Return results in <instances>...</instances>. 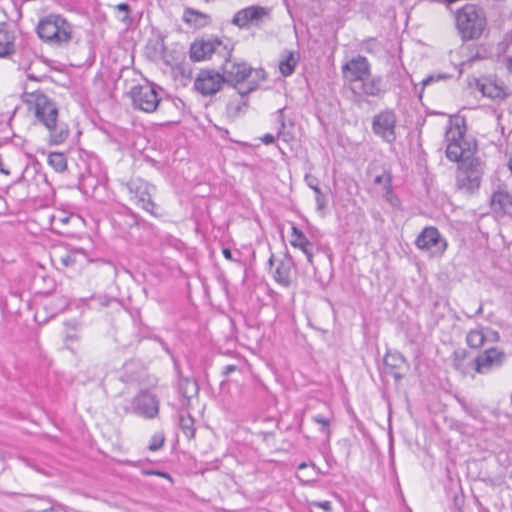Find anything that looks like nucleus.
<instances>
[{
    "label": "nucleus",
    "mask_w": 512,
    "mask_h": 512,
    "mask_svg": "<svg viewBox=\"0 0 512 512\" xmlns=\"http://www.w3.org/2000/svg\"><path fill=\"white\" fill-rule=\"evenodd\" d=\"M22 100L28 109L34 113L37 123L43 125L49 132V143L58 145L69 136L68 125L58 121L57 104L42 91L24 93Z\"/></svg>",
    "instance_id": "obj_1"
},
{
    "label": "nucleus",
    "mask_w": 512,
    "mask_h": 512,
    "mask_svg": "<svg viewBox=\"0 0 512 512\" xmlns=\"http://www.w3.org/2000/svg\"><path fill=\"white\" fill-rule=\"evenodd\" d=\"M36 32L44 42L62 46L72 40V25L60 14L51 13L41 18L37 24Z\"/></svg>",
    "instance_id": "obj_2"
},
{
    "label": "nucleus",
    "mask_w": 512,
    "mask_h": 512,
    "mask_svg": "<svg viewBox=\"0 0 512 512\" xmlns=\"http://www.w3.org/2000/svg\"><path fill=\"white\" fill-rule=\"evenodd\" d=\"M456 25L463 39L479 38L486 26V18L481 9L467 4L456 15Z\"/></svg>",
    "instance_id": "obj_3"
},
{
    "label": "nucleus",
    "mask_w": 512,
    "mask_h": 512,
    "mask_svg": "<svg viewBox=\"0 0 512 512\" xmlns=\"http://www.w3.org/2000/svg\"><path fill=\"white\" fill-rule=\"evenodd\" d=\"M484 174V163L480 158H465L458 165L456 186L466 193H473L479 189Z\"/></svg>",
    "instance_id": "obj_4"
},
{
    "label": "nucleus",
    "mask_w": 512,
    "mask_h": 512,
    "mask_svg": "<svg viewBox=\"0 0 512 512\" xmlns=\"http://www.w3.org/2000/svg\"><path fill=\"white\" fill-rule=\"evenodd\" d=\"M125 187L135 205L153 216L160 215L157 211L159 207L152 199L156 190L154 185L142 178H132L125 184Z\"/></svg>",
    "instance_id": "obj_5"
},
{
    "label": "nucleus",
    "mask_w": 512,
    "mask_h": 512,
    "mask_svg": "<svg viewBox=\"0 0 512 512\" xmlns=\"http://www.w3.org/2000/svg\"><path fill=\"white\" fill-rule=\"evenodd\" d=\"M75 154L72 160L75 163V176L78 179L79 188L95 187L100 172L98 159L83 150H78Z\"/></svg>",
    "instance_id": "obj_6"
},
{
    "label": "nucleus",
    "mask_w": 512,
    "mask_h": 512,
    "mask_svg": "<svg viewBox=\"0 0 512 512\" xmlns=\"http://www.w3.org/2000/svg\"><path fill=\"white\" fill-rule=\"evenodd\" d=\"M465 130L459 125L450 126L445 132L447 142L446 157L453 162L462 163L463 159L475 158L471 149V144L464 139Z\"/></svg>",
    "instance_id": "obj_7"
},
{
    "label": "nucleus",
    "mask_w": 512,
    "mask_h": 512,
    "mask_svg": "<svg viewBox=\"0 0 512 512\" xmlns=\"http://www.w3.org/2000/svg\"><path fill=\"white\" fill-rule=\"evenodd\" d=\"M160 400L149 389H141L125 406V413H131L147 420L155 419L159 414Z\"/></svg>",
    "instance_id": "obj_8"
},
{
    "label": "nucleus",
    "mask_w": 512,
    "mask_h": 512,
    "mask_svg": "<svg viewBox=\"0 0 512 512\" xmlns=\"http://www.w3.org/2000/svg\"><path fill=\"white\" fill-rule=\"evenodd\" d=\"M128 95L131 98L134 109H138L146 113L156 111L161 102L156 86L148 81L131 87Z\"/></svg>",
    "instance_id": "obj_9"
},
{
    "label": "nucleus",
    "mask_w": 512,
    "mask_h": 512,
    "mask_svg": "<svg viewBox=\"0 0 512 512\" xmlns=\"http://www.w3.org/2000/svg\"><path fill=\"white\" fill-rule=\"evenodd\" d=\"M232 49L216 37L195 39L189 50L190 59L193 62H199L217 54L221 57H231Z\"/></svg>",
    "instance_id": "obj_10"
},
{
    "label": "nucleus",
    "mask_w": 512,
    "mask_h": 512,
    "mask_svg": "<svg viewBox=\"0 0 512 512\" xmlns=\"http://www.w3.org/2000/svg\"><path fill=\"white\" fill-rule=\"evenodd\" d=\"M397 115L391 108H385L376 113L371 122V129L375 136L383 142L393 144L397 139Z\"/></svg>",
    "instance_id": "obj_11"
},
{
    "label": "nucleus",
    "mask_w": 512,
    "mask_h": 512,
    "mask_svg": "<svg viewBox=\"0 0 512 512\" xmlns=\"http://www.w3.org/2000/svg\"><path fill=\"white\" fill-rule=\"evenodd\" d=\"M415 245L420 250L430 252L433 256H441L447 248V241L434 226L425 227L415 240Z\"/></svg>",
    "instance_id": "obj_12"
},
{
    "label": "nucleus",
    "mask_w": 512,
    "mask_h": 512,
    "mask_svg": "<svg viewBox=\"0 0 512 512\" xmlns=\"http://www.w3.org/2000/svg\"><path fill=\"white\" fill-rule=\"evenodd\" d=\"M506 360V353L497 348L491 347L480 352L474 359L473 368L476 373L485 375L503 366Z\"/></svg>",
    "instance_id": "obj_13"
},
{
    "label": "nucleus",
    "mask_w": 512,
    "mask_h": 512,
    "mask_svg": "<svg viewBox=\"0 0 512 512\" xmlns=\"http://www.w3.org/2000/svg\"><path fill=\"white\" fill-rule=\"evenodd\" d=\"M224 84L222 74L213 69H201L195 81L194 88L203 96L216 94Z\"/></svg>",
    "instance_id": "obj_14"
},
{
    "label": "nucleus",
    "mask_w": 512,
    "mask_h": 512,
    "mask_svg": "<svg viewBox=\"0 0 512 512\" xmlns=\"http://www.w3.org/2000/svg\"><path fill=\"white\" fill-rule=\"evenodd\" d=\"M276 264L273 272L274 280L283 287H289L292 283V269L294 268V260L286 249L282 259L277 260L274 254L268 259V265L272 268Z\"/></svg>",
    "instance_id": "obj_15"
},
{
    "label": "nucleus",
    "mask_w": 512,
    "mask_h": 512,
    "mask_svg": "<svg viewBox=\"0 0 512 512\" xmlns=\"http://www.w3.org/2000/svg\"><path fill=\"white\" fill-rule=\"evenodd\" d=\"M225 62L222 64V77L224 83H227L236 88V86L246 79H248L253 73V69L246 63H237L229 60L230 57H223Z\"/></svg>",
    "instance_id": "obj_16"
},
{
    "label": "nucleus",
    "mask_w": 512,
    "mask_h": 512,
    "mask_svg": "<svg viewBox=\"0 0 512 512\" xmlns=\"http://www.w3.org/2000/svg\"><path fill=\"white\" fill-rule=\"evenodd\" d=\"M53 261L59 263L63 268L82 269L89 263L101 261L94 260L88 256L85 250L81 248L56 252Z\"/></svg>",
    "instance_id": "obj_17"
},
{
    "label": "nucleus",
    "mask_w": 512,
    "mask_h": 512,
    "mask_svg": "<svg viewBox=\"0 0 512 512\" xmlns=\"http://www.w3.org/2000/svg\"><path fill=\"white\" fill-rule=\"evenodd\" d=\"M342 72L350 83L357 84L370 76V64L366 57L358 55L343 65Z\"/></svg>",
    "instance_id": "obj_18"
},
{
    "label": "nucleus",
    "mask_w": 512,
    "mask_h": 512,
    "mask_svg": "<svg viewBox=\"0 0 512 512\" xmlns=\"http://www.w3.org/2000/svg\"><path fill=\"white\" fill-rule=\"evenodd\" d=\"M269 13L266 7L252 5L237 11L231 23L239 28H245L251 23H257Z\"/></svg>",
    "instance_id": "obj_19"
},
{
    "label": "nucleus",
    "mask_w": 512,
    "mask_h": 512,
    "mask_svg": "<svg viewBox=\"0 0 512 512\" xmlns=\"http://www.w3.org/2000/svg\"><path fill=\"white\" fill-rule=\"evenodd\" d=\"M475 85L483 96L493 101L500 102L508 96L506 87L502 82H498L490 78H483L476 79Z\"/></svg>",
    "instance_id": "obj_20"
},
{
    "label": "nucleus",
    "mask_w": 512,
    "mask_h": 512,
    "mask_svg": "<svg viewBox=\"0 0 512 512\" xmlns=\"http://www.w3.org/2000/svg\"><path fill=\"white\" fill-rule=\"evenodd\" d=\"M175 368L178 373V392L184 399L183 405L189 406L191 399L199 393L198 382L195 379L184 377L177 364H175Z\"/></svg>",
    "instance_id": "obj_21"
},
{
    "label": "nucleus",
    "mask_w": 512,
    "mask_h": 512,
    "mask_svg": "<svg viewBox=\"0 0 512 512\" xmlns=\"http://www.w3.org/2000/svg\"><path fill=\"white\" fill-rule=\"evenodd\" d=\"M368 97L382 98L386 92V88L381 76H367L355 84Z\"/></svg>",
    "instance_id": "obj_22"
},
{
    "label": "nucleus",
    "mask_w": 512,
    "mask_h": 512,
    "mask_svg": "<svg viewBox=\"0 0 512 512\" xmlns=\"http://www.w3.org/2000/svg\"><path fill=\"white\" fill-rule=\"evenodd\" d=\"M490 206L494 212L512 215V194L506 190L494 191Z\"/></svg>",
    "instance_id": "obj_23"
},
{
    "label": "nucleus",
    "mask_w": 512,
    "mask_h": 512,
    "mask_svg": "<svg viewBox=\"0 0 512 512\" xmlns=\"http://www.w3.org/2000/svg\"><path fill=\"white\" fill-rule=\"evenodd\" d=\"M258 87V84L256 81L249 82V85L246 89L237 88L238 95L241 96L240 101H230L227 104L226 112L228 117L230 118H237L242 113L243 107H246L248 102L247 100H244L243 98L247 96L252 91L256 90Z\"/></svg>",
    "instance_id": "obj_24"
},
{
    "label": "nucleus",
    "mask_w": 512,
    "mask_h": 512,
    "mask_svg": "<svg viewBox=\"0 0 512 512\" xmlns=\"http://www.w3.org/2000/svg\"><path fill=\"white\" fill-rule=\"evenodd\" d=\"M291 230L292 239L290 244L295 248H299L305 254L307 261L312 264L314 255L313 245L298 227L292 225Z\"/></svg>",
    "instance_id": "obj_25"
},
{
    "label": "nucleus",
    "mask_w": 512,
    "mask_h": 512,
    "mask_svg": "<svg viewBox=\"0 0 512 512\" xmlns=\"http://www.w3.org/2000/svg\"><path fill=\"white\" fill-rule=\"evenodd\" d=\"M386 373L393 375L396 380L403 378V375L398 371L405 364V357L398 351H388L383 359Z\"/></svg>",
    "instance_id": "obj_26"
},
{
    "label": "nucleus",
    "mask_w": 512,
    "mask_h": 512,
    "mask_svg": "<svg viewBox=\"0 0 512 512\" xmlns=\"http://www.w3.org/2000/svg\"><path fill=\"white\" fill-rule=\"evenodd\" d=\"M15 53V35L6 23H0V57L5 58Z\"/></svg>",
    "instance_id": "obj_27"
},
{
    "label": "nucleus",
    "mask_w": 512,
    "mask_h": 512,
    "mask_svg": "<svg viewBox=\"0 0 512 512\" xmlns=\"http://www.w3.org/2000/svg\"><path fill=\"white\" fill-rule=\"evenodd\" d=\"M486 341V335L484 333V328L482 326H478L475 329H471L466 335V343L472 349L481 348Z\"/></svg>",
    "instance_id": "obj_28"
},
{
    "label": "nucleus",
    "mask_w": 512,
    "mask_h": 512,
    "mask_svg": "<svg viewBox=\"0 0 512 512\" xmlns=\"http://www.w3.org/2000/svg\"><path fill=\"white\" fill-rule=\"evenodd\" d=\"M194 418L190 413H179L178 416V424L183 434L188 438L192 439L195 437V426H194Z\"/></svg>",
    "instance_id": "obj_29"
},
{
    "label": "nucleus",
    "mask_w": 512,
    "mask_h": 512,
    "mask_svg": "<svg viewBox=\"0 0 512 512\" xmlns=\"http://www.w3.org/2000/svg\"><path fill=\"white\" fill-rule=\"evenodd\" d=\"M208 16L194 10L192 8H186L183 15V21L194 26H205L207 24Z\"/></svg>",
    "instance_id": "obj_30"
},
{
    "label": "nucleus",
    "mask_w": 512,
    "mask_h": 512,
    "mask_svg": "<svg viewBox=\"0 0 512 512\" xmlns=\"http://www.w3.org/2000/svg\"><path fill=\"white\" fill-rule=\"evenodd\" d=\"M48 164L59 173L68 169V159L62 152H50L48 154Z\"/></svg>",
    "instance_id": "obj_31"
},
{
    "label": "nucleus",
    "mask_w": 512,
    "mask_h": 512,
    "mask_svg": "<svg viewBox=\"0 0 512 512\" xmlns=\"http://www.w3.org/2000/svg\"><path fill=\"white\" fill-rule=\"evenodd\" d=\"M298 63V58L295 57L293 52H288L287 55L279 62L280 73L284 77L290 76Z\"/></svg>",
    "instance_id": "obj_32"
},
{
    "label": "nucleus",
    "mask_w": 512,
    "mask_h": 512,
    "mask_svg": "<svg viewBox=\"0 0 512 512\" xmlns=\"http://www.w3.org/2000/svg\"><path fill=\"white\" fill-rule=\"evenodd\" d=\"M129 221L127 222V224L130 226V227H140V228H143V229H153V225L150 224L149 222H147L146 220H144L142 217H140L138 214L132 212L131 210H129Z\"/></svg>",
    "instance_id": "obj_33"
},
{
    "label": "nucleus",
    "mask_w": 512,
    "mask_h": 512,
    "mask_svg": "<svg viewBox=\"0 0 512 512\" xmlns=\"http://www.w3.org/2000/svg\"><path fill=\"white\" fill-rule=\"evenodd\" d=\"M279 113V121H280V128L277 134V137L281 138L285 142H290L294 139V136L291 132L286 131V123L284 120L283 110H278Z\"/></svg>",
    "instance_id": "obj_34"
},
{
    "label": "nucleus",
    "mask_w": 512,
    "mask_h": 512,
    "mask_svg": "<svg viewBox=\"0 0 512 512\" xmlns=\"http://www.w3.org/2000/svg\"><path fill=\"white\" fill-rule=\"evenodd\" d=\"M352 101L357 106L361 107L364 103H368L367 95L364 94L355 84L351 87Z\"/></svg>",
    "instance_id": "obj_35"
},
{
    "label": "nucleus",
    "mask_w": 512,
    "mask_h": 512,
    "mask_svg": "<svg viewBox=\"0 0 512 512\" xmlns=\"http://www.w3.org/2000/svg\"><path fill=\"white\" fill-rule=\"evenodd\" d=\"M313 421L315 423H318L320 424V431L325 434L327 437L330 436V428H329V425H330V419L329 418H326L324 417L323 415L321 414H318V415H315L313 416Z\"/></svg>",
    "instance_id": "obj_36"
},
{
    "label": "nucleus",
    "mask_w": 512,
    "mask_h": 512,
    "mask_svg": "<svg viewBox=\"0 0 512 512\" xmlns=\"http://www.w3.org/2000/svg\"><path fill=\"white\" fill-rule=\"evenodd\" d=\"M165 442V436L163 433H155L150 440L148 449L150 451H158L162 448Z\"/></svg>",
    "instance_id": "obj_37"
},
{
    "label": "nucleus",
    "mask_w": 512,
    "mask_h": 512,
    "mask_svg": "<svg viewBox=\"0 0 512 512\" xmlns=\"http://www.w3.org/2000/svg\"><path fill=\"white\" fill-rule=\"evenodd\" d=\"M315 200L317 211H323L327 206V196L321 191L320 188H315Z\"/></svg>",
    "instance_id": "obj_38"
},
{
    "label": "nucleus",
    "mask_w": 512,
    "mask_h": 512,
    "mask_svg": "<svg viewBox=\"0 0 512 512\" xmlns=\"http://www.w3.org/2000/svg\"><path fill=\"white\" fill-rule=\"evenodd\" d=\"M451 76L449 74H446V73H437V74H431V75H428L426 78H424L422 80V85L423 86H427L431 83H434V82H438V81H441V80H446L448 78H450Z\"/></svg>",
    "instance_id": "obj_39"
},
{
    "label": "nucleus",
    "mask_w": 512,
    "mask_h": 512,
    "mask_svg": "<svg viewBox=\"0 0 512 512\" xmlns=\"http://www.w3.org/2000/svg\"><path fill=\"white\" fill-rule=\"evenodd\" d=\"M384 199L390 204L391 207L402 210V202L400 198L394 193H388L387 195H383Z\"/></svg>",
    "instance_id": "obj_40"
},
{
    "label": "nucleus",
    "mask_w": 512,
    "mask_h": 512,
    "mask_svg": "<svg viewBox=\"0 0 512 512\" xmlns=\"http://www.w3.org/2000/svg\"><path fill=\"white\" fill-rule=\"evenodd\" d=\"M391 177L392 173L389 170H383L381 174L375 176L373 182L376 185H383Z\"/></svg>",
    "instance_id": "obj_41"
},
{
    "label": "nucleus",
    "mask_w": 512,
    "mask_h": 512,
    "mask_svg": "<svg viewBox=\"0 0 512 512\" xmlns=\"http://www.w3.org/2000/svg\"><path fill=\"white\" fill-rule=\"evenodd\" d=\"M142 473L144 475H155V476H159V477H162V478H165V479H168L170 482L173 481L171 475L168 473V472H165V471H161V470H143Z\"/></svg>",
    "instance_id": "obj_42"
},
{
    "label": "nucleus",
    "mask_w": 512,
    "mask_h": 512,
    "mask_svg": "<svg viewBox=\"0 0 512 512\" xmlns=\"http://www.w3.org/2000/svg\"><path fill=\"white\" fill-rule=\"evenodd\" d=\"M467 354L468 353L466 350L454 352L453 357H454V364L456 367L459 366L461 364V362L464 361V359L467 357Z\"/></svg>",
    "instance_id": "obj_43"
},
{
    "label": "nucleus",
    "mask_w": 512,
    "mask_h": 512,
    "mask_svg": "<svg viewBox=\"0 0 512 512\" xmlns=\"http://www.w3.org/2000/svg\"><path fill=\"white\" fill-rule=\"evenodd\" d=\"M117 10L121 12H125V16L122 18L123 22H128L130 20L129 12H130V6L127 3H120L116 6Z\"/></svg>",
    "instance_id": "obj_44"
},
{
    "label": "nucleus",
    "mask_w": 512,
    "mask_h": 512,
    "mask_svg": "<svg viewBox=\"0 0 512 512\" xmlns=\"http://www.w3.org/2000/svg\"><path fill=\"white\" fill-rule=\"evenodd\" d=\"M486 335V341L491 342H498L500 340V334L496 330H492L490 328H487V334Z\"/></svg>",
    "instance_id": "obj_45"
},
{
    "label": "nucleus",
    "mask_w": 512,
    "mask_h": 512,
    "mask_svg": "<svg viewBox=\"0 0 512 512\" xmlns=\"http://www.w3.org/2000/svg\"><path fill=\"white\" fill-rule=\"evenodd\" d=\"M464 503V496L462 494H456L453 498V505L455 509H457L459 512H462V506Z\"/></svg>",
    "instance_id": "obj_46"
},
{
    "label": "nucleus",
    "mask_w": 512,
    "mask_h": 512,
    "mask_svg": "<svg viewBox=\"0 0 512 512\" xmlns=\"http://www.w3.org/2000/svg\"><path fill=\"white\" fill-rule=\"evenodd\" d=\"M133 320H134L135 325H138L139 333H141L143 335V337H147V335H146V333L144 331L147 327H145L142 324V320H141L139 312H137V317H133Z\"/></svg>",
    "instance_id": "obj_47"
},
{
    "label": "nucleus",
    "mask_w": 512,
    "mask_h": 512,
    "mask_svg": "<svg viewBox=\"0 0 512 512\" xmlns=\"http://www.w3.org/2000/svg\"><path fill=\"white\" fill-rule=\"evenodd\" d=\"M392 181H393V176L391 178H388L387 181L383 184V190H384L383 195H387L389 192L390 193L393 192Z\"/></svg>",
    "instance_id": "obj_48"
},
{
    "label": "nucleus",
    "mask_w": 512,
    "mask_h": 512,
    "mask_svg": "<svg viewBox=\"0 0 512 512\" xmlns=\"http://www.w3.org/2000/svg\"><path fill=\"white\" fill-rule=\"evenodd\" d=\"M237 366L236 365H226L223 370H222V375L223 376H228L230 373L234 372L237 370Z\"/></svg>",
    "instance_id": "obj_49"
},
{
    "label": "nucleus",
    "mask_w": 512,
    "mask_h": 512,
    "mask_svg": "<svg viewBox=\"0 0 512 512\" xmlns=\"http://www.w3.org/2000/svg\"><path fill=\"white\" fill-rule=\"evenodd\" d=\"M275 136L272 135V134H265L261 140L264 144L266 145H270V144H273L275 142Z\"/></svg>",
    "instance_id": "obj_50"
},
{
    "label": "nucleus",
    "mask_w": 512,
    "mask_h": 512,
    "mask_svg": "<svg viewBox=\"0 0 512 512\" xmlns=\"http://www.w3.org/2000/svg\"><path fill=\"white\" fill-rule=\"evenodd\" d=\"M153 339L155 341H157L168 354H171L170 348L168 347L167 343L161 337L154 336Z\"/></svg>",
    "instance_id": "obj_51"
},
{
    "label": "nucleus",
    "mask_w": 512,
    "mask_h": 512,
    "mask_svg": "<svg viewBox=\"0 0 512 512\" xmlns=\"http://www.w3.org/2000/svg\"><path fill=\"white\" fill-rule=\"evenodd\" d=\"M222 254L225 257V259H227V260H230V261H234L235 260L233 258V253H232L230 248L224 247L222 249Z\"/></svg>",
    "instance_id": "obj_52"
},
{
    "label": "nucleus",
    "mask_w": 512,
    "mask_h": 512,
    "mask_svg": "<svg viewBox=\"0 0 512 512\" xmlns=\"http://www.w3.org/2000/svg\"><path fill=\"white\" fill-rule=\"evenodd\" d=\"M505 68L510 74H512V56L505 58Z\"/></svg>",
    "instance_id": "obj_53"
},
{
    "label": "nucleus",
    "mask_w": 512,
    "mask_h": 512,
    "mask_svg": "<svg viewBox=\"0 0 512 512\" xmlns=\"http://www.w3.org/2000/svg\"><path fill=\"white\" fill-rule=\"evenodd\" d=\"M253 72L255 73V78H257L258 80L265 79V71L263 69L253 70Z\"/></svg>",
    "instance_id": "obj_54"
},
{
    "label": "nucleus",
    "mask_w": 512,
    "mask_h": 512,
    "mask_svg": "<svg viewBox=\"0 0 512 512\" xmlns=\"http://www.w3.org/2000/svg\"><path fill=\"white\" fill-rule=\"evenodd\" d=\"M123 465H126V466H131V467H138L139 465V461H133V460H123L121 462Z\"/></svg>",
    "instance_id": "obj_55"
},
{
    "label": "nucleus",
    "mask_w": 512,
    "mask_h": 512,
    "mask_svg": "<svg viewBox=\"0 0 512 512\" xmlns=\"http://www.w3.org/2000/svg\"><path fill=\"white\" fill-rule=\"evenodd\" d=\"M319 506H320L321 508H323L324 510H326V511H330V510H331V503H330L329 501L321 502V503L319 504Z\"/></svg>",
    "instance_id": "obj_56"
},
{
    "label": "nucleus",
    "mask_w": 512,
    "mask_h": 512,
    "mask_svg": "<svg viewBox=\"0 0 512 512\" xmlns=\"http://www.w3.org/2000/svg\"><path fill=\"white\" fill-rule=\"evenodd\" d=\"M508 44L512 45V30L506 35Z\"/></svg>",
    "instance_id": "obj_57"
},
{
    "label": "nucleus",
    "mask_w": 512,
    "mask_h": 512,
    "mask_svg": "<svg viewBox=\"0 0 512 512\" xmlns=\"http://www.w3.org/2000/svg\"><path fill=\"white\" fill-rule=\"evenodd\" d=\"M508 166H509V169H510V170H511V172H512V144H511L510 158H509Z\"/></svg>",
    "instance_id": "obj_58"
},
{
    "label": "nucleus",
    "mask_w": 512,
    "mask_h": 512,
    "mask_svg": "<svg viewBox=\"0 0 512 512\" xmlns=\"http://www.w3.org/2000/svg\"><path fill=\"white\" fill-rule=\"evenodd\" d=\"M66 339H67V340H72V341H73V340H77V339H78V337H77L75 334H68V335L66 336Z\"/></svg>",
    "instance_id": "obj_59"
},
{
    "label": "nucleus",
    "mask_w": 512,
    "mask_h": 512,
    "mask_svg": "<svg viewBox=\"0 0 512 512\" xmlns=\"http://www.w3.org/2000/svg\"><path fill=\"white\" fill-rule=\"evenodd\" d=\"M308 186L315 192V188H320L318 184H314L312 182L308 183Z\"/></svg>",
    "instance_id": "obj_60"
},
{
    "label": "nucleus",
    "mask_w": 512,
    "mask_h": 512,
    "mask_svg": "<svg viewBox=\"0 0 512 512\" xmlns=\"http://www.w3.org/2000/svg\"><path fill=\"white\" fill-rule=\"evenodd\" d=\"M482 312H483V306H482V304H481V305L478 307V309L476 310L475 315H480V314H482Z\"/></svg>",
    "instance_id": "obj_61"
},
{
    "label": "nucleus",
    "mask_w": 512,
    "mask_h": 512,
    "mask_svg": "<svg viewBox=\"0 0 512 512\" xmlns=\"http://www.w3.org/2000/svg\"><path fill=\"white\" fill-rule=\"evenodd\" d=\"M35 512H53V508L50 507L48 509H44V510H41V511H35Z\"/></svg>",
    "instance_id": "obj_62"
},
{
    "label": "nucleus",
    "mask_w": 512,
    "mask_h": 512,
    "mask_svg": "<svg viewBox=\"0 0 512 512\" xmlns=\"http://www.w3.org/2000/svg\"><path fill=\"white\" fill-rule=\"evenodd\" d=\"M18 297H19V295L17 293L11 294V299H13V300H17Z\"/></svg>",
    "instance_id": "obj_63"
},
{
    "label": "nucleus",
    "mask_w": 512,
    "mask_h": 512,
    "mask_svg": "<svg viewBox=\"0 0 512 512\" xmlns=\"http://www.w3.org/2000/svg\"><path fill=\"white\" fill-rule=\"evenodd\" d=\"M306 466H307L306 463L303 462V463L299 464L298 469H303Z\"/></svg>",
    "instance_id": "obj_64"
}]
</instances>
